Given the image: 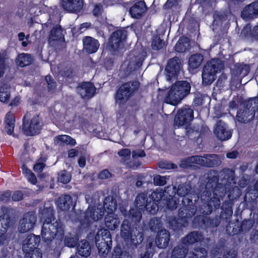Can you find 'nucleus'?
Returning <instances> with one entry per match:
<instances>
[{
    "instance_id": "39",
    "label": "nucleus",
    "mask_w": 258,
    "mask_h": 258,
    "mask_svg": "<svg viewBox=\"0 0 258 258\" xmlns=\"http://www.w3.org/2000/svg\"><path fill=\"white\" fill-rule=\"evenodd\" d=\"M63 35L62 34V30L61 27L59 25L55 26L50 31L49 41L63 40Z\"/></svg>"
},
{
    "instance_id": "27",
    "label": "nucleus",
    "mask_w": 258,
    "mask_h": 258,
    "mask_svg": "<svg viewBox=\"0 0 258 258\" xmlns=\"http://www.w3.org/2000/svg\"><path fill=\"white\" fill-rule=\"evenodd\" d=\"M120 223V220L116 215L114 214H107L105 217L106 227L111 230L116 229Z\"/></svg>"
},
{
    "instance_id": "2",
    "label": "nucleus",
    "mask_w": 258,
    "mask_h": 258,
    "mask_svg": "<svg viewBox=\"0 0 258 258\" xmlns=\"http://www.w3.org/2000/svg\"><path fill=\"white\" fill-rule=\"evenodd\" d=\"M190 85L187 81H177L173 84L165 98L166 103L176 105L189 93Z\"/></svg>"
},
{
    "instance_id": "51",
    "label": "nucleus",
    "mask_w": 258,
    "mask_h": 258,
    "mask_svg": "<svg viewBox=\"0 0 258 258\" xmlns=\"http://www.w3.org/2000/svg\"><path fill=\"white\" fill-rule=\"evenodd\" d=\"M151 45L153 49L159 50L164 45V42L156 35L153 37Z\"/></svg>"
},
{
    "instance_id": "19",
    "label": "nucleus",
    "mask_w": 258,
    "mask_h": 258,
    "mask_svg": "<svg viewBox=\"0 0 258 258\" xmlns=\"http://www.w3.org/2000/svg\"><path fill=\"white\" fill-rule=\"evenodd\" d=\"M183 207L179 210L181 216L186 217H192L197 211L196 206L192 203V200L188 197H185L182 200Z\"/></svg>"
},
{
    "instance_id": "50",
    "label": "nucleus",
    "mask_w": 258,
    "mask_h": 258,
    "mask_svg": "<svg viewBox=\"0 0 258 258\" xmlns=\"http://www.w3.org/2000/svg\"><path fill=\"white\" fill-rule=\"evenodd\" d=\"M71 175L66 170H62L59 172L58 176V181L62 183L66 184L70 181Z\"/></svg>"
},
{
    "instance_id": "38",
    "label": "nucleus",
    "mask_w": 258,
    "mask_h": 258,
    "mask_svg": "<svg viewBox=\"0 0 258 258\" xmlns=\"http://www.w3.org/2000/svg\"><path fill=\"white\" fill-rule=\"evenodd\" d=\"M13 63V60L5 56L4 54H0V78L3 77L7 70L10 69V66Z\"/></svg>"
},
{
    "instance_id": "12",
    "label": "nucleus",
    "mask_w": 258,
    "mask_h": 258,
    "mask_svg": "<svg viewBox=\"0 0 258 258\" xmlns=\"http://www.w3.org/2000/svg\"><path fill=\"white\" fill-rule=\"evenodd\" d=\"M127 36V32L123 30H118L110 36L108 47L113 51H117L122 48Z\"/></svg>"
},
{
    "instance_id": "52",
    "label": "nucleus",
    "mask_w": 258,
    "mask_h": 258,
    "mask_svg": "<svg viewBox=\"0 0 258 258\" xmlns=\"http://www.w3.org/2000/svg\"><path fill=\"white\" fill-rule=\"evenodd\" d=\"M222 209L224 211V214L226 218L230 217L233 214V210L231 204L225 202L222 207Z\"/></svg>"
},
{
    "instance_id": "36",
    "label": "nucleus",
    "mask_w": 258,
    "mask_h": 258,
    "mask_svg": "<svg viewBox=\"0 0 258 258\" xmlns=\"http://www.w3.org/2000/svg\"><path fill=\"white\" fill-rule=\"evenodd\" d=\"M54 142L56 144L61 145L62 144L67 145H71L74 146L76 145V142L75 139H73L71 137L62 135L57 136L55 137Z\"/></svg>"
},
{
    "instance_id": "23",
    "label": "nucleus",
    "mask_w": 258,
    "mask_h": 258,
    "mask_svg": "<svg viewBox=\"0 0 258 258\" xmlns=\"http://www.w3.org/2000/svg\"><path fill=\"white\" fill-rule=\"evenodd\" d=\"M147 7L143 1L136 2L130 10V13L133 18H139L146 12Z\"/></svg>"
},
{
    "instance_id": "60",
    "label": "nucleus",
    "mask_w": 258,
    "mask_h": 258,
    "mask_svg": "<svg viewBox=\"0 0 258 258\" xmlns=\"http://www.w3.org/2000/svg\"><path fill=\"white\" fill-rule=\"evenodd\" d=\"M45 80L47 83L48 89L49 91L53 90L56 87L55 82L51 78L50 76H46Z\"/></svg>"
},
{
    "instance_id": "15",
    "label": "nucleus",
    "mask_w": 258,
    "mask_h": 258,
    "mask_svg": "<svg viewBox=\"0 0 258 258\" xmlns=\"http://www.w3.org/2000/svg\"><path fill=\"white\" fill-rule=\"evenodd\" d=\"M36 221L35 214L32 212H28L20 220L18 229L22 233L28 232L33 229Z\"/></svg>"
},
{
    "instance_id": "63",
    "label": "nucleus",
    "mask_w": 258,
    "mask_h": 258,
    "mask_svg": "<svg viewBox=\"0 0 258 258\" xmlns=\"http://www.w3.org/2000/svg\"><path fill=\"white\" fill-rule=\"evenodd\" d=\"M204 160V155L203 156L198 155L195 156V164H198L202 166H205Z\"/></svg>"
},
{
    "instance_id": "4",
    "label": "nucleus",
    "mask_w": 258,
    "mask_h": 258,
    "mask_svg": "<svg viewBox=\"0 0 258 258\" xmlns=\"http://www.w3.org/2000/svg\"><path fill=\"white\" fill-rule=\"evenodd\" d=\"M258 111V97L244 101L237 112V120L243 123L251 121Z\"/></svg>"
},
{
    "instance_id": "22",
    "label": "nucleus",
    "mask_w": 258,
    "mask_h": 258,
    "mask_svg": "<svg viewBox=\"0 0 258 258\" xmlns=\"http://www.w3.org/2000/svg\"><path fill=\"white\" fill-rule=\"evenodd\" d=\"M61 5L63 8L71 12L80 11L83 7V0H62Z\"/></svg>"
},
{
    "instance_id": "40",
    "label": "nucleus",
    "mask_w": 258,
    "mask_h": 258,
    "mask_svg": "<svg viewBox=\"0 0 258 258\" xmlns=\"http://www.w3.org/2000/svg\"><path fill=\"white\" fill-rule=\"evenodd\" d=\"M203 61V56L200 54L197 53L191 55L188 59V66L190 69L198 68Z\"/></svg>"
},
{
    "instance_id": "43",
    "label": "nucleus",
    "mask_w": 258,
    "mask_h": 258,
    "mask_svg": "<svg viewBox=\"0 0 258 258\" xmlns=\"http://www.w3.org/2000/svg\"><path fill=\"white\" fill-rule=\"evenodd\" d=\"M187 249L182 245L175 247L170 258H184L187 253Z\"/></svg>"
},
{
    "instance_id": "57",
    "label": "nucleus",
    "mask_w": 258,
    "mask_h": 258,
    "mask_svg": "<svg viewBox=\"0 0 258 258\" xmlns=\"http://www.w3.org/2000/svg\"><path fill=\"white\" fill-rule=\"evenodd\" d=\"M131 150L128 149H124L120 150L118 152V155L122 158L124 161L129 159L131 156Z\"/></svg>"
},
{
    "instance_id": "3",
    "label": "nucleus",
    "mask_w": 258,
    "mask_h": 258,
    "mask_svg": "<svg viewBox=\"0 0 258 258\" xmlns=\"http://www.w3.org/2000/svg\"><path fill=\"white\" fill-rule=\"evenodd\" d=\"M225 192V188L220 183L216 185L212 194L209 190H205L202 194L201 199L203 201L208 202V208L207 211L203 212V214L209 215L213 209H218L221 204L220 199L224 196Z\"/></svg>"
},
{
    "instance_id": "46",
    "label": "nucleus",
    "mask_w": 258,
    "mask_h": 258,
    "mask_svg": "<svg viewBox=\"0 0 258 258\" xmlns=\"http://www.w3.org/2000/svg\"><path fill=\"white\" fill-rule=\"evenodd\" d=\"M153 239H149L144 251L140 255V258H151L153 255V249L152 248Z\"/></svg>"
},
{
    "instance_id": "64",
    "label": "nucleus",
    "mask_w": 258,
    "mask_h": 258,
    "mask_svg": "<svg viewBox=\"0 0 258 258\" xmlns=\"http://www.w3.org/2000/svg\"><path fill=\"white\" fill-rule=\"evenodd\" d=\"M146 155L145 153L143 150H135L132 152V157L134 158H137L138 157H143Z\"/></svg>"
},
{
    "instance_id": "8",
    "label": "nucleus",
    "mask_w": 258,
    "mask_h": 258,
    "mask_svg": "<svg viewBox=\"0 0 258 258\" xmlns=\"http://www.w3.org/2000/svg\"><path fill=\"white\" fill-rule=\"evenodd\" d=\"M125 217L121 226V236L124 239L130 238L134 245L141 243L143 240V234L136 228H131L128 220L126 216Z\"/></svg>"
},
{
    "instance_id": "13",
    "label": "nucleus",
    "mask_w": 258,
    "mask_h": 258,
    "mask_svg": "<svg viewBox=\"0 0 258 258\" xmlns=\"http://www.w3.org/2000/svg\"><path fill=\"white\" fill-rule=\"evenodd\" d=\"M136 207L144 210L145 207L150 213L154 214L158 210V206L154 202H151V199L148 197L147 194L141 193L139 194L135 200Z\"/></svg>"
},
{
    "instance_id": "17",
    "label": "nucleus",
    "mask_w": 258,
    "mask_h": 258,
    "mask_svg": "<svg viewBox=\"0 0 258 258\" xmlns=\"http://www.w3.org/2000/svg\"><path fill=\"white\" fill-rule=\"evenodd\" d=\"M180 60L177 57H174L169 60L165 69L168 80L171 81L172 78H176L180 71Z\"/></svg>"
},
{
    "instance_id": "31",
    "label": "nucleus",
    "mask_w": 258,
    "mask_h": 258,
    "mask_svg": "<svg viewBox=\"0 0 258 258\" xmlns=\"http://www.w3.org/2000/svg\"><path fill=\"white\" fill-rule=\"evenodd\" d=\"M57 203L58 208L62 211H66L70 208L72 200L70 196L63 195L59 198Z\"/></svg>"
},
{
    "instance_id": "29",
    "label": "nucleus",
    "mask_w": 258,
    "mask_h": 258,
    "mask_svg": "<svg viewBox=\"0 0 258 258\" xmlns=\"http://www.w3.org/2000/svg\"><path fill=\"white\" fill-rule=\"evenodd\" d=\"M77 251L79 255L84 256L88 257L91 254V246L86 240H81L77 246Z\"/></svg>"
},
{
    "instance_id": "26",
    "label": "nucleus",
    "mask_w": 258,
    "mask_h": 258,
    "mask_svg": "<svg viewBox=\"0 0 258 258\" xmlns=\"http://www.w3.org/2000/svg\"><path fill=\"white\" fill-rule=\"evenodd\" d=\"M170 238L169 232L165 229L160 230L157 233L156 238L157 246L160 248H165L168 244Z\"/></svg>"
},
{
    "instance_id": "61",
    "label": "nucleus",
    "mask_w": 258,
    "mask_h": 258,
    "mask_svg": "<svg viewBox=\"0 0 258 258\" xmlns=\"http://www.w3.org/2000/svg\"><path fill=\"white\" fill-rule=\"evenodd\" d=\"M225 258H236L237 251L233 249H230L225 252L224 254Z\"/></svg>"
},
{
    "instance_id": "55",
    "label": "nucleus",
    "mask_w": 258,
    "mask_h": 258,
    "mask_svg": "<svg viewBox=\"0 0 258 258\" xmlns=\"http://www.w3.org/2000/svg\"><path fill=\"white\" fill-rule=\"evenodd\" d=\"M158 166L160 168L166 169H174L177 167L176 165L166 161H161L159 162L158 163Z\"/></svg>"
},
{
    "instance_id": "33",
    "label": "nucleus",
    "mask_w": 258,
    "mask_h": 258,
    "mask_svg": "<svg viewBox=\"0 0 258 258\" xmlns=\"http://www.w3.org/2000/svg\"><path fill=\"white\" fill-rule=\"evenodd\" d=\"M205 167H214L218 166L221 163V160L216 154H205Z\"/></svg>"
},
{
    "instance_id": "49",
    "label": "nucleus",
    "mask_w": 258,
    "mask_h": 258,
    "mask_svg": "<svg viewBox=\"0 0 258 258\" xmlns=\"http://www.w3.org/2000/svg\"><path fill=\"white\" fill-rule=\"evenodd\" d=\"M191 190L190 186L186 183L180 184L177 189V194L180 197H184L187 195Z\"/></svg>"
},
{
    "instance_id": "32",
    "label": "nucleus",
    "mask_w": 258,
    "mask_h": 258,
    "mask_svg": "<svg viewBox=\"0 0 258 258\" xmlns=\"http://www.w3.org/2000/svg\"><path fill=\"white\" fill-rule=\"evenodd\" d=\"M15 122L14 114L8 112L6 116L5 130L10 135H12L15 127Z\"/></svg>"
},
{
    "instance_id": "34",
    "label": "nucleus",
    "mask_w": 258,
    "mask_h": 258,
    "mask_svg": "<svg viewBox=\"0 0 258 258\" xmlns=\"http://www.w3.org/2000/svg\"><path fill=\"white\" fill-rule=\"evenodd\" d=\"M249 67L244 64H236L233 69L232 75L234 77H237L238 76H246L249 72Z\"/></svg>"
},
{
    "instance_id": "11",
    "label": "nucleus",
    "mask_w": 258,
    "mask_h": 258,
    "mask_svg": "<svg viewBox=\"0 0 258 258\" xmlns=\"http://www.w3.org/2000/svg\"><path fill=\"white\" fill-rule=\"evenodd\" d=\"M194 118V111L185 106L179 109L174 118L175 126H187Z\"/></svg>"
},
{
    "instance_id": "20",
    "label": "nucleus",
    "mask_w": 258,
    "mask_h": 258,
    "mask_svg": "<svg viewBox=\"0 0 258 258\" xmlns=\"http://www.w3.org/2000/svg\"><path fill=\"white\" fill-rule=\"evenodd\" d=\"M40 241V238L34 234L28 235L23 241L22 249L25 252L32 251L34 249H38L36 248Z\"/></svg>"
},
{
    "instance_id": "30",
    "label": "nucleus",
    "mask_w": 258,
    "mask_h": 258,
    "mask_svg": "<svg viewBox=\"0 0 258 258\" xmlns=\"http://www.w3.org/2000/svg\"><path fill=\"white\" fill-rule=\"evenodd\" d=\"M203 238V235L201 233L194 231L190 232L184 238L183 242L184 243L192 244L196 242L201 241Z\"/></svg>"
},
{
    "instance_id": "24",
    "label": "nucleus",
    "mask_w": 258,
    "mask_h": 258,
    "mask_svg": "<svg viewBox=\"0 0 258 258\" xmlns=\"http://www.w3.org/2000/svg\"><path fill=\"white\" fill-rule=\"evenodd\" d=\"M83 47L89 53H93L97 51L99 47L97 40L90 36H86L83 39Z\"/></svg>"
},
{
    "instance_id": "1",
    "label": "nucleus",
    "mask_w": 258,
    "mask_h": 258,
    "mask_svg": "<svg viewBox=\"0 0 258 258\" xmlns=\"http://www.w3.org/2000/svg\"><path fill=\"white\" fill-rule=\"evenodd\" d=\"M41 220L43 222L41 236L46 242L51 241L55 237L61 239L64 235V226L53 219V211L51 208L44 209L41 213Z\"/></svg>"
},
{
    "instance_id": "10",
    "label": "nucleus",
    "mask_w": 258,
    "mask_h": 258,
    "mask_svg": "<svg viewBox=\"0 0 258 258\" xmlns=\"http://www.w3.org/2000/svg\"><path fill=\"white\" fill-rule=\"evenodd\" d=\"M104 214V209L101 205L89 207L84 214V219L80 220V223L84 227H87L93 221L102 218Z\"/></svg>"
},
{
    "instance_id": "48",
    "label": "nucleus",
    "mask_w": 258,
    "mask_h": 258,
    "mask_svg": "<svg viewBox=\"0 0 258 258\" xmlns=\"http://www.w3.org/2000/svg\"><path fill=\"white\" fill-rule=\"evenodd\" d=\"M195 164V156H192L182 159L179 164V166L183 168L191 167Z\"/></svg>"
},
{
    "instance_id": "37",
    "label": "nucleus",
    "mask_w": 258,
    "mask_h": 258,
    "mask_svg": "<svg viewBox=\"0 0 258 258\" xmlns=\"http://www.w3.org/2000/svg\"><path fill=\"white\" fill-rule=\"evenodd\" d=\"M190 47L189 40L187 37H181L175 46V49L179 52H183L187 50Z\"/></svg>"
},
{
    "instance_id": "42",
    "label": "nucleus",
    "mask_w": 258,
    "mask_h": 258,
    "mask_svg": "<svg viewBox=\"0 0 258 258\" xmlns=\"http://www.w3.org/2000/svg\"><path fill=\"white\" fill-rule=\"evenodd\" d=\"M207 250L203 247H195L193 251L188 254V258H206L207 256Z\"/></svg>"
},
{
    "instance_id": "56",
    "label": "nucleus",
    "mask_w": 258,
    "mask_h": 258,
    "mask_svg": "<svg viewBox=\"0 0 258 258\" xmlns=\"http://www.w3.org/2000/svg\"><path fill=\"white\" fill-rule=\"evenodd\" d=\"M25 258H42V253L39 249H34L32 251L26 252Z\"/></svg>"
},
{
    "instance_id": "53",
    "label": "nucleus",
    "mask_w": 258,
    "mask_h": 258,
    "mask_svg": "<svg viewBox=\"0 0 258 258\" xmlns=\"http://www.w3.org/2000/svg\"><path fill=\"white\" fill-rule=\"evenodd\" d=\"M167 178L166 176L156 175L153 178L154 183L155 185L158 186H163L167 182Z\"/></svg>"
},
{
    "instance_id": "6",
    "label": "nucleus",
    "mask_w": 258,
    "mask_h": 258,
    "mask_svg": "<svg viewBox=\"0 0 258 258\" xmlns=\"http://www.w3.org/2000/svg\"><path fill=\"white\" fill-rule=\"evenodd\" d=\"M95 240L99 254L105 257L110 251L112 245L110 232L105 229L99 230L95 236Z\"/></svg>"
},
{
    "instance_id": "5",
    "label": "nucleus",
    "mask_w": 258,
    "mask_h": 258,
    "mask_svg": "<svg viewBox=\"0 0 258 258\" xmlns=\"http://www.w3.org/2000/svg\"><path fill=\"white\" fill-rule=\"evenodd\" d=\"M223 68V64L220 60L214 59L207 62L203 68V82L205 85L211 84L215 79L216 73Z\"/></svg>"
},
{
    "instance_id": "18",
    "label": "nucleus",
    "mask_w": 258,
    "mask_h": 258,
    "mask_svg": "<svg viewBox=\"0 0 258 258\" xmlns=\"http://www.w3.org/2000/svg\"><path fill=\"white\" fill-rule=\"evenodd\" d=\"M77 90L82 98L88 99L95 95L96 88L92 83L84 82L80 84L77 88Z\"/></svg>"
},
{
    "instance_id": "16",
    "label": "nucleus",
    "mask_w": 258,
    "mask_h": 258,
    "mask_svg": "<svg viewBox=\"0 0 258 258\" xmlns=\"http://www.w3.org/2000/svg\"><path fill=\"white\" fill-rule=\"evenodd\" d=\"M214 134L221 141L229 140L232 135L231 130L225 122L221 120H218L214 128Z\"/></svg>"
},
{
    "instance_id": "7",
    "label": "nucleus",
    "mask_w": 258,
    "mask_h": 258,
    "mask_svg": "<svg viewBox=\"0 0 258 258\" xmlns=\"http://www.w3.org/2000/svg\"><path fill=\"white\" fill-rule=\"evenodd\" d=\"M138 81L128 82L123 84L119 89L116 94V102L119 104H123L126 102L131 96L139 87Z\"/></svg>"
},
{
    "instance_id": "59",
    "label": "nucleus",
    "mask_w": 258,
    "mask_h": 258,
    "mask_svg": "<svg viewBox=\"0 0 258 258\" xmlns=\"http://www.w3.org/2000/svg\"><path fill=\"white\" fill-rule=\"evenodd\" d=\"M179 201L177 200L176 197H174L167 203V206L170 209L173 210L177 208L179 204Z\"/></svg>"
},
{
    "instance_id": "35",
    "label": "nucleus",
    "mask_w": 258,
    "mask_h": 258,
    "mask_svg": "<svg viewBox=\"0 0 258 258\" xmlns=\"http://www.w3.org/2000/svg\"><path fill=\"white\" fill-rule=\"evenodd\" d=\"M33 58L30 54L21 53L17 56L16 59V63L20 67H24L30 64Z\"/></svg>"
},
{
    "instance_id": "41",
    "label": "nucleus",
    "mask_w": 258,
    "mask_h": 258,
    "mask_svg": "<svg viewBox=\"0 0 258 258\" xmlns=\"http://www.w3.org/2000/svg\"><path fill=\"white\" fill-rule=\"evenodd\" d=\"M117 208L116 202L115 200H113L112 197H107L105 199L104 202V210H105L108 214H113V212Z\"/></svg>"
},
{
    "instance_id": "45",
    "label": "nucleus",
    "mask_w": 258,
    "mask_h": 258,
    "mask_svg": "<svg viewBox=\"0 0 258 258\" xmlns=\"http://www.w3.org/2000/svg\"><path fill=\"white\" fill-rule=\"evenodd\" d=\"M11 94L10 87L5 85L0 88V101L4 103H7L10 98Z\"/></svg>"
},
{
    "instance_id": "44",
    "label": "nucleus",
    "mask_w": 258,
    "mask_h": 258,
    "mask_svg": "<svg viewBox=\"0 0 258 258\" xmlns=\"http://www.w3.org/2000/svg\"><path fill=\"white\" fill-rule=\"evenodd\" d=\"M143 211L144 210H141V209L136 207L133 208L130 211L128 218H131L132 220L136 223L139 222L141 220Z\"/></svg>"
},
{
    "instance_id": "47",
    "label": "nucleus",
    "mask_w": 258,
    "mask_h": 258,
    "mask_svg": "<svg viewBox=\"0 0 258 258\" xmlns=\"http://www.w3.org/2000/svg\"><path fill=\"white\" fill-rule=\"evenodd\" d=\"M78 237L70 233L65 236L64 239V244L69 247H75L78 241Z\"/></svg>"
},
{
    "instance_id": "14",
    "label": "nucleus",
    "mask_w": 258,
    "mask_h": 258,
    "mask_svg": "<svg viewBox=\"0 0 258 258\" xmlns=\"http://www.w3.org/2000/svg\"><path fill=\"white\" fill-rule=\"evenodd\" d=\"M2 214L0 215V244H4L7 240L5 235L9 227L10 218L8 215L9 210L5 207L1 209Z\"/></svg>"
},
{
    "instance_id": "62",
    "label": "nucleus",
    "mask_w": 258,
    "mask_h": 258,
    "mask_svg": "<svg viewBox=\"0 0 258 258\" xmlns=\"http://www.w3.org/2000/svg\"><path fill=\"white\" fill-rule=\"evenodd\" d=\"M112 174L108 170L105 169L100 172L98 177L100 179H107L111 177Z\"/></svg>"
},
{
    "instance_id": "21",
    "label": "nucleus",
    "mask_w": 258,
    "mask_h": 258,
    "mask_svg": "<svg viewBox=\"0 0 258 258\" xmlns=\"http://www.w3.org/2000/svg\"><path fill=\"white\" fill-rule=\"evenodd\" d=\"M143 60V55L130 57L124 63V66L126 67V72L131 73L138 70L142 65Z\"/></svg>"
},
{
    "instance_id": "28",
    "label": "nucleus",
    "mask_w": 258,
    "mask_h": 258,
    "mask_svg": "<svg viewBox=\"0 0 258 258\" xmlns=\"http://www.w3.org/2000/svg\"><path fill=\"white\" fill-rule=\"evenodd\" d=\"M241 35L244 37L250 36L255 40H258V24L252 28L250 24L246 25L241 30Z\"/></svg>"
},
{
    "instance_id": "25",
    "label": "nucleus",
    "mask_w": 258,
    "mask_h": 258,
    "mask_svg": "<svg viewBox=\"0 0 258 258\" xmlns=\"http://www.w3.org/2000/svg\"><path fill=\"white\" fill-rule=\"evenodd\" d=\"M258 15V2L252 3L245 7L241 14L243 19H250Z\"/></svg>"
},
{
    "instance_id": "54",
    "label": "nucleus",
    "mask_w": 258,
    "mask_h": 258,
    "mask_svg": "<svg viewBox=\"0 0 258 258\" xmlns=\"http://www.w3.org/2000/svg\"><path fill=\"white\" fill-rule=\"evenodd\" d=\"M206 100H209V98L206 95L197 94L194 99V104L197 106L202 105Z\"/></svg>"
},
{
    "instance_id": "58",
    "label": "nucleus",
    "mask_w": 258,
    "mask_h": 258,
    "mask_svg": "<svg viewBox=\"0 0 258 258\" xmlns=\"http://www.w3.org/2000/svg\"><path fill=\"white\" fill-rule=\"evenodd\" d=\"M163 192L162 191H154L152 192L151 196L153 201H151V202H154L157 205L156 202L161 200L163 198Z\"/></svg>"
},
{
    "instance_id": "9",
    "label": "nucleus",
    "mask_w": 258,
    "mask_h": 258,
    "mask_svg": "<svg viewBox=\"0 0 258 258\" xmlns=\"http://www.w3.org/2000/svg\"><path fill=\"white\" fill-rule=\"evenodd\" d=\"M28 116L25 115L23 123V131L27 136H34L39 133L42 126V122L38 115H35L30 120Z\"/></svg>"
}]
</instances>
